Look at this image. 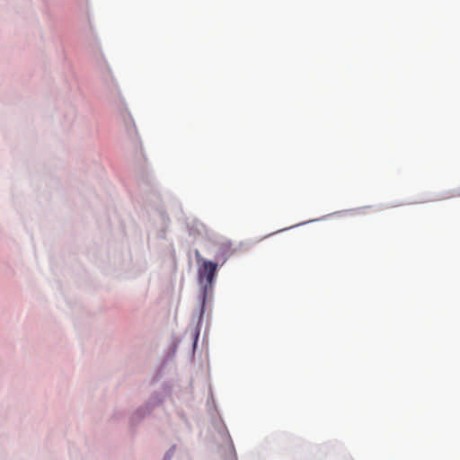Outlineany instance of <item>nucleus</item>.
I'll use <instances>...</instances> for the list:
<instances>
[{"instance_id":"f257e3e1","label":"nucleus","mask_w":460,"mask_h":460,"mask_svg":"<svg viewBox=\"0 0 460 460\" xmlns=\"http://www.w3.org/2000/svg\"><path fill=\"white\" fill-rule=\"evenodd\" d=\"M198 260L199 261V259ZM200 261H202V264L199 269V281L204 286L205 289H207L213 284L217 270V264L205 259H200Z\"/></svg>"},{"instance_id":"f03ea898","label":"nucleus","mask_w":460,"mask_h":460,"mask_svg":"<svg viewBox=\"0 0 460 460\" xmlns=\"http://www.w3.org/2000/svg\"><path fill=\"white\" fill-rule=\"evenodd\" d=\"M456 196L460 197V190L457 192Z\"/></svg>"}]
</instances>
